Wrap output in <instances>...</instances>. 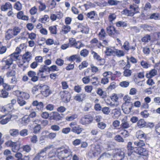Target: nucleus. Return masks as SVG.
I'll return each mask as SVG.
<instances>
[{"label":"nucleus","mask_w":160,"mask_h":160,"mask_svg":"<svg viewBox=\"0 0 160 160\" xmlns=\"http://www.w3.org/2000/svg\"><path fill=\"white\" fill-rule=\"evenodd\" d=\"M151 5L149 2H147L146 3L144 8V12L142 14L144 16H148L149 14H148L146 13L147 10H149L151 8Z\"/></svg>","instance_id":"obj_30"},{"label":"nucleus","mask_w":160,"mask_h":160,"mask_svg":"<svg viewBox=\"0 0 160 160\" xmlns=\"http://www.w3.org/2000/svg\"><path fill=\"white\" fill-rule=\"evenodd\" d=\"M38 71L43 72H49V67L46 65H41L39 68Z\"/></svg>","instance_id":"obj_38"},{"label":"nucleus","mask_w":160,"mask_h":160,"mask_svg":"<svg viewBox=\"0 0 160 160\" xmlns=\"http://www.w3.org/2000/svg\"><path fill=\"white\" fill-rule=\"evenodd\" d=\"M118 57H122L124 56V53L122 51L120 50H115V54Z\"/></svg>","instance_id":"obj_48"},{"label":"nucleus","mask_w":160,"mask_h":160,"mask_svg":"<svg viewBox=\"0 0 160 160\" xmlns=\"http://www.w3.org/2000/svg\"><path fill=\"white\" fill-rule=\"evenodd\" d=\"M17 17L18 18L24 20H28V17L26 15H24V12L22 11H20L17 13Z\"/></svg>","instance_id":"obj_15"},{"label":"nucleus","mask_w":160,"mask_h":160,"mask_svg":"<svg viewBox=\"0 0 160 160\" xmlns=\"http://www.w3.org/2000/svg\"><path fill=\"white\" fill-rule=\"evenodd\" d=\"M40 5L39 7V10L40 11H42L44 10L46 8V5L43 3H42L41 2H39Z\"/></svg>","instance_id":"obj_61"},{"label":"nucleus","mask_w":160,"mask_h":160,"mask_svg":"<svg viewBox=\"0 0 160 160\" xmlns=\"http://www.w3.org/2000/svg\"><path fill=\"white\" fill-rule=\"evenodd\" d=\"M137 125L139 127L142 128L146 125L147 123L143 119H141L138 120Z\"/></svg>","instance_id":"obj_32"},{"label":"nucleus","mask_w":160,"mask_h":160,"mask_svg":"<svg viewBox=\"0 0 160 160\" xmlns=\"http://www.w3.org/2000/svg\"><path fill=\"white\" fill-rule=\"evenodd\" d=\"M86 97V94L84 93L77 95L74 97V99L79 102H82Z\"/></svg>","instance_id":"obj_19"},{"label":"nucleus","mask_w":160,"mask_h":160,"mask_svg":"<svg viewBox=\"0 0 160 160\" xmlns=\"http://www.w3.org/2000/svg\"><path fill=\"white\" fill-rule=\"evenodd\" d=\"M14 36L11 29H9L5 33V38L6 40H9L13 38Z\"/></svg>","instance_id":"obj_22"},{"label":"nucleus","mask_w":160,"mask_h":160,"mask_svg":"<svg viewBox=\"0 0 160 160\" xmlns=\"http://www.w3.org/2000/svg\"><path fill=\"white\" fill-rule=\"evenodd\" d=\"M129 83V82L128 81H123L120 82L119 85L122 87L125 88L128 86Z\"/></svg>","instance_id":"obj_44"},{"label":"nucleus","mask_w":160,"mask_h":160,"mask_svg":"<svg viewBox=\"0 0 160 160\" xmlns=\"http://www.w3.org/2000/svg\"><path fill=\"white\" fill-rule=\"evenodd\" d=\"M70 26L68 25H64L62 28V31L64 32V34H66L70 31Z\"/></svg>","instance_id":"obj_36"},{"label":"nucleus","mask_w":160,"mask_h":160,"mask_svg":"<svg viewBox=\"0 0 160 160\" xmlns=\"http://www.w3.org/2000/svg\"><path fill=\"white\" fill-rule=\"evenodd\" d=\"M52 145L48 146L42 149L37 154L40 158L41 160H42L46 158V151L51 148L52 147Z\"/></svg>","instance_id":"obj_6"},{"label":"nucleus","mask_w":160,"mask_h":160,"mask_svg":"<svg viewBox=\"0 0 160 160\" xmlns=\"http://www.w3.org/2000/svg\"><path fill=\"white\" fill-rule=\"evenodd\" d=\"M116 15L115 13H111L109 16L108 19L110 22H112L116 18Z\"/></svg>","instance_id":"obj_64"},{"label":"nucleus","mask_w":160,"mask_h":160,"mask_svg":"<svg viewBox=\"0 0 160 160\" xmlns=\"http://www.w3.org/2000/svg\"><path fill=\"white\" fill-rule=\"evenodd\" d=\"M41 129V127L40 124H38L33 129V132L35 133H38Z\"/></svg>","instance_id":"obj_56"},{"label":"nucleus","mask_w":160,"mask_h":160,"mask_svg":"<svg viewBox=\"0 0 160 160\" xmlns=\"http://www.w3.org/2000/svg\"><path fill=\"white\" fill-rule=\"evenodd\" d=\"M151 40V37L150 35L147 34L143 37L141 40L142 42H148Z\"/></svg>","instance_id":"obj_45"},{"label":"nucleus","mask_w":160,"mask_h":160,"mask_svg":"<svg viewBox=\"0 0 160 160\" xmlns=\"http://www.w3.org/2000/svg\"><path fill=\"white\" fill-rule=\"evenodd\" d=\"M28 77L31 78V80L33 82H36L38 80V77L36 76V72L32 71H29L27 73Z\"/></svg>","instance_id":"obj_10"},{"label":"nucleus","mask_w":160,"mask_h":160,"mask_svg":"<svg viewBox=\"0 0 160 160\" xmlns=\"http://www.w3.org/2000/svg\"><path fill=\"white\" fill-rule=\"evenodd\" d=\"M12 116L9 115L7 116L5 118H3L0 121V123L4 125L7 123L12 119Z\"/></svg>","instance_id":"obj_27"},{"label":"nucleus","mask_w":160,"mask_h":160,"mask_svg":"<svg viewBox=\"0 0 160 160\" xmlns=\"http://www.w3.org/2000/svg\"><path fill=\"white\" fill-rule=\"evenodd\" d=\"M21 47V46L20 45L19 47H17L16 49L15 52L11 54L13 55V56L14 55L17 56L16 57L17 60L18 59V58L19 57V54L21 51V49L20 48Z\"/></svg>","instance_id":"obj_35"},{"label":"nucleus","mask_w":160,"mask_h":160,"mask_svg":"<svg viewBox=\"0 0 160 160\" xmlns=\"http://www.w3.org/2000/svg\"><path fill=\"white\" fill-rule=\"evenodd\" d=\"M57 155V154H56V151L55 152L54 150H52L48 153V157L50 158H55V155Z\"/></svg>","instance_id":"obj_49"},{"label":"nucleus","mask_w":160,"mask_h":160,"mask_svg":"<svg viewBox=\"0 0 160 160\" xmlns=\"http://www.w3.org/2000/svg\"><path fill=\"white\" fill-rule=\"evenodd\" d=\"M14 8L17 10L18 11H20L22 9V4L20 2H17L14 4Z\"/></svg>","instance_id":"obj_34"},{"label":"nucleus","mask_w":160,"mask_h":160,"mask_svg":"<svg viewBox=\"0 0 160 160\" xmlns=\"http://www.w3.org/2000/svg\"><path fill=\"white\" fill-rule=\"evenodd\" d=\"M17 94H19V97L22 98L23 99H27L29 98V94L24 92H22L20 91L17 90L16 91Z\"/></svg>","instance_id":"obj_17"},{"label":"nucleus","mask_w":160,"mask_h":160,"mask_svg":"<svg viewBox=\"0 0 160 160\" xmlns=\"http://www.w3.org/2000/svg\"><path fill=\"white\" fill-rule=\"evenodd\" d=\"M121 122V127L122 128L124 129H125L128 128L130 127L131 124L128 121L127 117H124V118L122 119Z\"/></svg>","instance_id":"obj_9"},{"label":"nucleus","mask_w":160,"mask_h":160,"mask_svg":"<svg viewBox=\"0 0 160 160\" xmlns=\"http://www.w3.org/2000/svg\"><path fill=\"white\" fill-rule=\"evenodd\" d=\"M88 51L86 49H83L80 52V55L84 57H86L88 54Z\"/></svg>","instance_id":"obj_50"},{"label":"nucleus","mask_w":160,"mask_h":160,"mask_svg":"<svg viewBox=\"0 0 160 160\" xmlns=\"http://www.w3.org/2000/svg\"><path fill=\"white\" fill-rule=\"evenodd\" d=\"M99 39L100 40H102L107 36L104 29L102 28L98 34Z\"/></svg>","instance_id":"obj_29"},{"label":"nucleus","mask_w":160,"mask_h":160,"mask_svg":"<svg viewBox=\"0 0 160 160\" xmlns=\"http://www.w3.org/2000/svg\"><path fill=\"white\" fill-rule=\"evenodd\" d=\"M114 139L118 142H123L124 140L123 138L119 135H116L114 137Z\"/></svg>","instance_id":"obj_47"},{"label":"nucleus","mask_w":160,"mask_h":160,"mask_svg":"<svg viewBox=\"0 0 160 160\" xmlns=\"http://www.w3.org/2000/svg\"><path fill=\"white\" fill-rule=\"evenodd\" d=\"M61 96L62 101L65 102H67L70 100V94L68 91H63L61 92Z\"/></svg>","instance_id":"obj_7"},{"label":"nucleus","mask_w":160,"mask_h":160,"mask_svg":"<svg viewBox=\"0 0 160 160\" xmlns=\"http://www.w3.org/2000/svg\"><path fill=\"white\" fill-rule=\"evenodd\" d=\"M95 15V13L94 11H91L88 12L87 14V17L91 19L93 18Z\"/></svg>","instance_id":"obj_59"},{"label":"nucleus","mask_w":160,"mask_h":160,"mask_svg":"<svg viewBox=\"0 0 160 160\" xmlns=\"http://www.w3.org/2000/svg\"><path fill=\"white\" fill-rule=\"evenodd\" d=\"M92 54L93 55L94 59H96L98 61H99L101 63L100 65H102L105 63V60L103 58H102L100 56L94 51H92Z\"/></svg>","instance_id":"obj_13"},{"label":"nucleus","mask_w":160,"mask_h":160,"mask_svg":"<svg viewBox=\"0 0 160 160\" xmlns=\"http://www.w3.org/2000/svg\"><path fill=\"white\" fill-rule=\"evenodd\" d=\"M17 56H13V55H10L8 57L4 58L2 60L3 69H8L10 68V66L13 63V61H16L17 60Z\"/></svg>","instance_id":"obj_3"},{"label":"nucleus","mask_w":160,"mask_h":160,"mask_svg":"<svg viewBox=\"0 0 160 160\" xmlns=\"http://www.w3.org/2000/svg\"><path fill=\"white\" fill-rule=\"evenodd\" d=\"M39 87L41 88V93L44 96L47 97L51 93L49 88L47 85H40Z\"/></svg>","instance_id":"obj_5"},{"label":"nucleus","mask_w":160,"mask_h":160,"mask_svg":"<svg viewBox=\"0 0 160 160\" xmlns=\"http://www.w3.org/2000/svg\"><path fill=\"white\" fill-rule=\"evenodd\" d=\"M132 105L131 104L127 105V104H123L122 105V108L123 112L126 114H128L131 112L132 109Z\"/></svg>","instance_id":"obj_11"},{"label":"nucleus","mask_w":160,"mask_h":160,"mask_svg":"<svg viewBox=\"0 0 160 160\" xmlns=\"http://www.w3.org/2000/svg\"><path fill=\"white\" fill-rule=\"evenodd\" d=\"M82 128H80L79 126H74L72 127L71 131L77 134H80L82 130Z\"/></svg>","instance_id":"obj_23"},{"label":"nucleus","mask_w":160,"mask_h":160,"mask_svg":"<svg viewBox=\"0 0 160 160\" xmlns=\"http://www.w3.org/2000/svg\"><path fill=\"white\" fill-rule=\"evenodd\" d=\"M9 133L10 135L12 136L16 137L19 134V130L15 129H11L9 131Z\"/></svg>","instance_id":"obj_31"},{"label":"nucleus","mask_w":160,"mask_h":160,"mask_svg":"<svg viewBox=\"0 0 160 160\" xmlns=\"http://www.w3.org/2000/svg\"><path fill=\"white\" fill-rule=\"evenodd\" d=\"M125 152L123 150L119 149H118V151L116 154V157L117 160H122L124 157Z\"/></svg>","instance_id":"obj_14"},{"label":"nucleus","mask_w":160,"mask_h":160,"mask_svg":"<svg viewBox=\"0 0 160 160\" xmlns=\"http://www.w3.org/2000/svg\"><path fill=\"white\" fill-rule=\"evenodd\" d=\"M141 65L143 68H147L150 66L149 64L147 62L143 60L141 62Z\"/></svg>","instance_id":"obj_58"},{"label":"nucleus","mask_w":160,"mask_h":160,"mask_svg":"<svg viewBox=\"0 0 160 160\" xmlns=\"http://www.w3.org/2000/svg\"><path fill=\"white\" fill-rule=\"evenodd\" d=\"M93 120L92 118L89 116L82 117L80 120V123L82 125H85L91 122Z\"/></svg>","instance_id":"obj_8"},{"label":"nucleus","mask_w":160,"mask_h":160,"mask_svg":"<svg viewBox=\"0 0 160 160\" xmlns=\"http://www.w3.org/2000/svg\"><path fill=\"white\" fill-rule=\"evenodd\" d=\"M49 30L51 33L55 34L57 33L56 26H53L49 27Z\"/></svg>","instance_id":"obj_42"},{"label":"nucleus","mask_w":160,"mask_h":160,"mask_svg":"<svg viewBox=\"0 0 160 160\" xmlns=\"http://www.w3.org/2000/svg\"><path fill=\"white\" fill-rule=\"evenodd\" d=\"M123 136L124 138H126L129 136V133L125 129H124L120 133Z\"/></svg>","instance_id":"obj_51"},{"label":"nucleus","mask_w":160,"mask_h":160,"mask_svg":"<svg viewBox=\"0 0 160 160\" xmlns=\"http://www.w3.org/2000/svg\"><path fill=\"white\" fill-rule=\"evenodd\" d=\"M146 136V135L141 131H137L136 133V136L138 139L143 138L145 139Z\"/></svg>","instance_id":"obj_26"},{"label":"nucleus","mask_w":160,"mask_h":160,"mask_svg":"<svg viewBox=\"0 0 160 160\" xmlns=\"http://www.w3.org/2000/svg\"><path fill=\"white\" fill-rule=\"evenodd\" d=\"M107 32L111 36L114 35L116 32V30L114 27L110 26L107 28Z\"/></svg>","instance_id":"obj_18"},{"label":"nucleus","mask_w":160,"mask_h":160,"mask_svg":"<svg viewBox=\"0 0 160 160\" xmlns=\"http://www.w3.org/2000/svg\"><path fill=\"white\" fill-rule=\"evenodd\" d=\"M15 72L14 70H12L9 71L7 73V76L8 77H14L15 75Z\"/></svg>","instance_id":"obj_63"},{"label":"nucleus","mask_w":160,"mask_h":160,"mask_svg":"<svg viewBox=\"0 0 160 160\" xmlns=\"http://www.w3.org/2000/svg\"><path fill=\"white\" fill-rule=\"evenodd\" d=\"M78 116L76 114H73L70 116H68L66 117V119L68 121H72L76 118Z\"/></svg>","instance_id":"obj_43"},{"label":"nucleus","mask_w":160,"mask_h":160,"mask_svg":"<svg viewBox=\"0 0 160 160\" xmlns=\"http://www.w3.org/2000/svg\"><path fill=\"white\" fill-rule=\"evenodd\" d=\"M12 151L14 152H17L20 148V144L19 143L15 142L12 147Z\"/></svg>","instance_id":"obj_24"},{"label":"nucleus","mask_w":160,"mask_h":160,"mask_svg":"<svg viewBox=\"0 0 160 160\" xmlns=\"http://www.w3.org/2000/svg\"><path fill=\"white\" fill-rule=\"evenodd\" d=\"M62 114H59L58 112L56 113L53 116V119L56 120V121H58L60 119L62 118Z\"/></svg>","instance_id":"obj_46"},{"label":"nucleus","mask_w":160,"mask_h":160,"mask_svg":"<svg viewBox=\"0 0 160 160\" xmlns=\"http://www.w3.org/2000/svg\"><path fill=\"white\" fill-rule=\"evenodd\" d=\"M121 111L120 108H115L112 110V116L114 119H117L120 116Z\"/></svg>","instance_id":"obj_12"},{"label":"nucleus","mask_w":160,"mask_h":160,"mask_svg":"<svg viewBox=\"0 0 160 160\" xmlns=\"http://www.w3.org/2000/svg\"><path fill=\"white\" fill-rule=\"evenodd\" d=\"M127 60L129 62H131L133 63H136L137 62V59L132 56L130 58L127 57Z\"/></svg>","instance_id":"obj_54"},{"label":"nucleus","mask_w":160,"mask_h":160,"mask_svg":"<svg viewBox=\"0 0 160 160\" xmlns=\"http://www.w3.org/2000/svg\"><path fill=\"white\" fill-rule=\"evenodd\" d=\"M56 154L58 158L62 160H71L72 158V152L69 148H58L57 149Z\"/></svg>","instance_id":"obj_1"},{"label":"nucleus","mask_w":160,"mask_h":160,"mask_svg":"<svg viewBox=\"0 0 160 160\" xmlns=\"http://www.w3.org/2000/svg\"><path fill=\"white\" fill-rule=\"evenodd\" d=\"M50 128L54 131L57 132L60 130V127L57 125L54 124L51 126Z\"/></svg>","instance_id":"obj_53"},{"label":"nucleus","mask_w":160,"mask_h":160,"mask_svg":"<svg viewBox=\"0 0 160 160\" xmlns=\"http://www.w3.org/2000/svg\"><path fill=\"white\" fill-rule=\"evenodd\" d=\"M116 26L118 27H126L127 26L126 22L122 21H119L116 23Z\"/></svg>","instance_id":"obj_60"},{"label":"nucleus","mask_w":160,"mask_h":160,"mask_svg":"<svg viewBox=\"0 0 160 160\" xmlns=\"http://www.w3.org/2000/svg\"><path fill=\"white\" fill-rule=\"evenodd\" d=\"M148 14H149V15L148 16H147V17H148L147 18H150L151 19H157L159 18V14L158 13H153L151 15H150L149 13H148Z\"/></svg>","instance_id":"obj_37"},{"label":"nucleus","mask_w":160,"mask_h":160,"mask_svg":"<svg viewBox=\"0 0 160 160\" xmlns=\"http://www.w3.org/2000/svg\"><path fill=\"white\" fill-rule=\"evenodd\" d=\"M134 144L137 147V148H142V147L145 145V143L143 140H140L138 141L134 142Z\"/></svg>","instance_id":"obj_25"},{"label":"nucleus","mask_w":160,"mask_h":160,"mask_svg":"<svg viewBox=\"0 0 160 160\" xmlns=\"http://www.w3.org/2000/svg\"><path fill=\"white\" fill-rule=\"evenodd\" d=\"M59 70V69L56 65H53L51 66L50 67H49V72L50 71H58Z\"/></svg>","instance_id":"obj_55"},{"label":"nucleus","mask_w":160,"mask_h":160,"mask_svg":"<svg viewBox=\"0 0 160 160\" xmlns=\"http://www.w3.org/2000/svg\"><path fill=\"white\" fill-rule=\"evenodd\" d=\"M130 10L127 9H123L121 13L127 16H133L135 13L138 12V7H135L131 5L129 8Z\"/></svg>","instance_id":"obj_4"},{"label":"nucleus","mask_w":160,"mask_h":160,"mask_svg":"<svg viewBox=\"0 0 160 160\" xmlns=\"http://www.w3.org/2000/svg\"><path fill=\"white\" fill-rule=\"evenodd\" d=\"M14 36L17 35L20 31V29L17 27H14L13 29H11Z\"/></svg>","instance_id":"obj_40"},{"label":"nucleus","mask_w":160,"mask_h":160,"mask_svg":"<svg viewBox=\"0 0 160 160\" xmlns=\"http://www.w3.org/2000/svg\"><path fill=\"white\" fill-rule=\"evenodd\" d=\"M17 101L18 104L20 106H22L25 105L26 102L22 98L19 97L18 98Z\"/></svg>","instance_id":"obj_39"},{"label":"nucleus","mask_w":160,"mask_h":160,"mask_svg":"<svg viewBox=\"0 0 160 160\" xmlns=\"http://www.w3.org/2000/svg\"><path fill=\"white\" fill-rule=\"evenodd\" d=\"M69 42L68 43L70 46V47H73L75 44H76L77 41L74 38H70L69 39ZM76 44H77V43H76Z\"/></svg>","instance_id":"obj_41"},{"label":"nucleus","mask_w":160,"mask_h":160,"mask_svg":"<svg viewBox=\"0 0 160 160\" xmlns=\"http://www.w3.org/2000/svg\"><path fill=\"white\" fill-rule=\"evenodd\" d=\"M55 63L58 66H61L64 64V60L60 58H58L56 60Z\"/></svg>","instance_id":"obj_62"},{"label":"nucleus","mask_w":160,"mask_h":160,"mask_svg":"<svg viewBox=\"0 0 160 160\" xmlns=\"http://www.w3.org/2000/svg\"><path fill=\"white\" fill-rule=\"evenodd\" d=\"M128 154L130 157V158L133 160L138 159L141 156H146L148 155V151L143 148H139L134 150V151L128 152Z\"/></svg>","instance_id":"obj_2"},{"label":"nucleus","mask_w":160,"mask_h":160,"mask_svg":"<svg viewBox=\"0 0 160 160\" xmlns=\"http://www.w3.org/2000/svg\"><path fill=\"white\" fill-rule=\"evenodd\" d=\"M12 8L11 4L9 2H7L1 7V9L2 11H6L8 9Z\"/></svg>","instance_id":"obj_20"},{"label":"nucleus","mask_w":160,"mask_h":160,"mask_svg":"<svg viewBox=\"0 0 160 160\" xmlns=\"http://www.w3.org/2000/svg\"><path fill=\"white\" fill-rule=\"evenodd\" d=\"M106 126L107 125L105 123L102 122H99L98 123V127L102 130L104 129Z\"/></svg>","instance_id":"obj_57"},{"label":"nucleus","mask_w":160,"mask_h":160,"mask_svg":"<svg viewBox=\"0 0 160 160\" xmlns=\"http://www.w3.org/2000/svg\"><path fill=\"white\" fill-rule=\"evenodd\" d=\"M32 54L29 52H25L22 56V59L25 61L29 62L32 59Z\"/></svg>","instance_id":"obj_16"},{"label":"nucleus","mask_w":160,"mask_h":160,"mask_svg":"<svg viewBox=\"0 0 160 160\" xmlns=\"http://www.w3.org/2000/svg\"><path fill=\"white\" fill-rule=\"evenodd\" d=\"M127 148L128 150V152L130 151V152H132V151L133 150L134 151V150H136L137 148V147L134 145H132V143L131 142H129L128 143L127 145Z\"/></svg>","instance_id":"obj_28"},{"label":"nucleus","mask_w":160,"mask_h":160,"mask_svg":"<svg viewBox=\"0 0 160 160\" xmlns=\"http://www.w3.org/2000/svg\"><path fill=\"white\" fill-rule=\"evenodd\" d=\"M157 73V70L155 69H153L150 71L148 73H147L146 75V77L147 78H151L156 75Z\"/></svg>","instance_id":"obj_21"},{"label":"nucleus","mask_w":160,"mask_h":160,"mask_svg":"<svg viewBox=\"0 0 160 160\" xmlns=\"http://www.w3.org/2000/svg\"><path fill=\"white\" fill-rule=\"evenodd\" d=\"M106 48V49L105 51V53L107 56H110L114 55L115 50L111 48H109L108 47H107Z\"/></svg>","instance_id":"obj_33"},{"label":"nucleus","mask_w":160,"mask_h":160,"mask_svg":"<svg viewBox=\"0 0 160 160\" xmlns=\"http://www.w3.org/2000/svg\"><path fill=\"white\" fill-rule=\"evenodd\" d=\"M124 71L123 72V74L125 77H129L130 76L132 73V71L129 69H124Z\"/></svg>","instance_id":"obj_52"}]
</instances>
